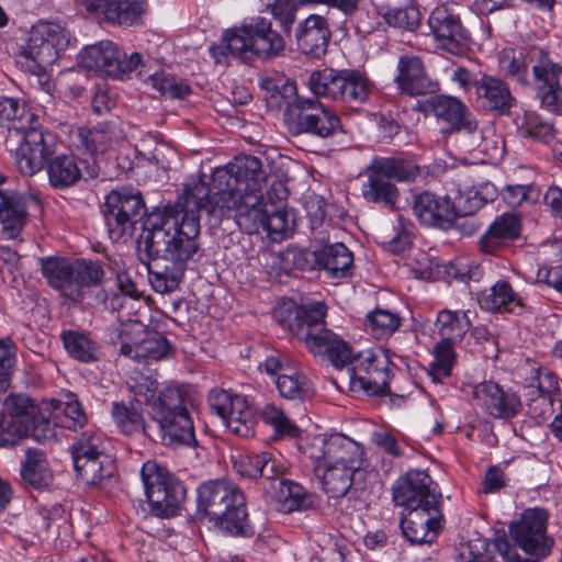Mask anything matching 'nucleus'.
Wrapping results in <instances>:
<instances>
[{
    "label": "nucleus",
    "mask_w": 562,
    "mask_h": 562,
    "mask_svg": "<svg viewBox=\"0 0 562 562\" xmlns=\"http://www.w3.org/2000/svg\"><path fill=\"white\" fill-rule=\"evenodd\" d=\"M267 182L259 158L236 157L213 171L211 184L201 179L193 181L175 204L151 213L143 224L138 245L150 259L147 270L153 290L160 294L176 291L186 269L201 257V210L220 220L232 217L247 233L259 227L270 235L291 233L294 215L281 206L269 207L263 201Z\"/></svg>",
    "instance_id": "f257e3e1"
},
{
    "label": "nucleus",
    "mask_w": 562,
    "mask_h": 562,
    "mask_svg": "<svg viewBox=\"0 0 562 562\" xmlns=\"http://www.w3.org/2000/svg\"><path fill=\"white\" fill-rule=\"evenodd\" d=\"M112 417L115 425L125 435L143 434L154 441L166 446H194L196 439L192 417L187 407V398L181 389L168 386L150 403V422L144 418L133 402L112 404Z\"/></svg>",
    "instance_id": "f03ea898"
},
{
    "label": "nucleus",
    "mask_w": 562,
    "mask_h": 562,
    "mask_svg": "<svg viewBox=\"0 0 562 562\" xmlns=\"http://www.w3.org/2000/svg\"><path fill=\"white\" fill-rule=\"evenodd\" d=\"M325 315L326 306L322 302L296 305L289 300L273 310V318L304 341L310 352L341 369L350 362L353 351L338 335L324 327Z\"/></svg>",
    "instance_id": "7ed1b4c3"
},
{
    "label": "nucleus",
    "mask_w": 562,
    "mask_h": 562,
    "mask_svg": "<svg viewBox=\"0 0 562 562\" xmlns=\"http://www.w3.org/2000/svg\"><path fill=\"white\" fill-rule=\"evenodd\" d=\"M325 315L326 306L322 302L296 305L289 300L273 310V318L304 341L310 352L341 369L350 362L353 351L338 335L324 327Z\"/></svg>",
    "instance_id": "20e7f679"
},
{
    "label": "nucleus",
    "mask_w": 562,
    "mask_h": 562,
    "mask_svg": "<svg viewBox=\"0 0 562 562\" xmlns=\"http://www.w3.org/2000/svg\"><path fill=\"white\" fill-rule=\"evenodd\" d=\"M363 454L358 442L342 435L318 436L313 440L310 458L326 494L330 497L346 495L355 473L363 465Z\"/></svg>",
    "instance_id": "39448f33"
},
{
    "label": "nucleus",
    "mask_w": 562,
    "mask_h": 562,
    "mask_svg": "<svg viewBox=\"0 0 562 562\" xmlns=\"http://www.w3.org/2000/svg\"><path fill=\"white\" fill-rule=\"evenodd\" d=\"M36 123L37 117L30 111L26 102L10 97L0 98V125L9 133L14 132L22 136L14 159L24 176L41 171L47 157L56 150L55 135L35 127Z\"/></svg>",
    "instance_id": "423d86ee"
},
{
    "label": "nucleus",
    "mask_w": 562,
    "mask_h": 562,
    "mask_svg": "<svg viewBox=\"0 0 562 562\" xmlns=\"http://www.w3.org/2000/svg\"><path fill=\"white\" fill-rule=\"evenodd\" d=\"M196 515L232 536L252 533L241 490L232 481L209 480L198 487Z\"/></svg>",
    "instance_id": "0eeeda50"
},
{
    "label": "nucleus",
    "mask_w": 562,
    "mask_h": 562,
    "mask_svg": "<svg viewBox=\"0 0 562 562\" xmlns=\"http://www.w3.org/2000/svg\"><path fill=\"white\" fill-rule=\"evenodd\" d=\"M41 261L42 272L48 284L74 302L81 301L85 295L83 290L95 286L104 274L98 261L53 257Z\"/></svg>",
    "instance_id": "6e6552de"
},
{
    "label": "nucleus",
    "mask_w": 562,
    "mask_h": 562,
    "mask_svg": "<svg viewBox=\"0 0 562 562\" xmlns=\"http://www.w3.org/2000/svg\"><path fill=\"white\" fill-rule=\"evenodd\" d=\"M348 367L349 390L368 395H386L393 376V364L385 350L352 353Z\"/></svg>",
    "instance_id": "1a4fd4ad"
},
{
    "label": "nucleus",
    "mask_w": 562,
    "mask_h": 562,
    "mask_svg": "<svg viewBox=\"0 0 562 562\" xmlns=\"http://www.w3.org/2000/svg\"><path fill=\"white\" fill-rule=\"evenodd\" d=\"M307 86L316 97L346 103L364 102L371 89L369 79L360 71L331 68L313 71L308 77Z\"/></svg>",
    "instance_id": "9d476101"
},
{
    "label": "nucleus",
    "mask_w": 562,
    "mask_h": 562,
    "mask_svg": "<svg viewBox=\"0 0 562 562\" xmlns=\"http://www.w3.org/2000/svg\"><path fill=\"white\" fill-rule=\"evenodd\" d=\"M151 513L158 517L175 516L186 499V488L166 468L147 461L140 471Z\"/></svg>",
    "instance_id": "9b49d317"
},
{
    "label": "nucleus",
    "mask_w": 562,
    "mask_h": 562,
    "mask_svg": "<svg viewBox=\"0 0 562 562\" xmlns=\"http://www.w3.org/2000/svg\"><path fill=\"white\" fill-rule=\"evenodd\" d=\"M103 214L110 238L114 243H125L143 218L145 204L138 191L121 188L106 195Z\"/></svg>",
    "instance_id": "f8f14e48"
},
{
    "label": "nucleus",
    "mask_w": 562,
    "mask_h": 562,
    "mask_svg": "<svg viewBox=\"0 0 562 562\" xmlns=\"http://www.w3.org/2000/svg\"><path fill=\"white\" fill-rule=\"evenodd\" d=\"M292 134L308 133L327 138L341 128L340 119L317 99L296 97L284 111Z\"/></svg>",
    "instance_id": "ddd939ff"
},
{
    "label": "nucleus",
    "mask_w": 562,
    "mask_h": 562,
    "mask_svg": "<svg viewBox=\"0 0 562 562\" xmlns=\"http://www.w3.org/2000/svg\"><path fill=\"white\" fill-rule=\"evenodd\" d=\"M71 454L75 471L87 485H97L113 475L114 460L105 452L103 436L85 431L72 445Z\"/></svg>",
    "instance_id": "4468645a"
},
{
    "label": "nucleus",
    "mask_w": 562,
    "mask_h": 562,
    "mask_svg": "<svg viewBox=\"0 0 562 562\" xmlns=\"http://www.w3.org/2000/svg\"><path fill=\"white\" fill-rule=\"evenodd\" d=\"M79 64L87 70H92L102 76L121 78L137 69L142 58L138 53L130 57L111 41H101L86 46L79 54Z\"/></svg>",
    "instance_id": "2eb2a0df"
},
{
    "label": "nucleus",
    "mask_w": 562,
    "mask_h": 562,
    "mask_svg": "<svg viewBox=\"0 0 562 562\" xmlns=\"http://www.w3.org/2000/svg\"><path fill=\"white\" fill-rule=\"evenodd\" d=\"M69 42V33L60 24L41 21L32 26L23 55L44 70L56 63Z\"/></svg>",
    "instance_id": "dca6fc26"
},
{
    "label": "nucleus",
    "mask_w": 562,
    "mask_h": 562,
    "mask_svg": "<svg viewBox=\"0 0 562 562\" xmlns=\"http://www.w3.org/2000/svg\"><path fill=\"white\" fill-rule=\"evenodd\" d=\"M547 521L548 513L544 509L528 508L509 526L510 536L527 554L544 558L552 547V541L547 535Z\"/></svg>",
    "instance_id": "f3484780"
},
{
    "label": "nucleus",
    "mask_w": 562,
    "mask_h": 562,
    "mask_svg": "<svg viewBox=\"0 0 562 562\" xmlns=\"http://www.w3.org/2000/svg\"><path fill=\"white\" fill-rule=\"evenodd\" d=\"M209 404L229 431L240 437L252 435L256 422L245 396L215 387L209 393Z\"/></svg>",
    "instance_id": "a211bd4d"
},
{
    "label": "nucleus",
    "mask_w": 562,
    "mask_h": 562,
    "mask_svg": "<svg viewBox=\"0 0 562 562\" xmlns=\"http://www.w3.org/2000/svg\"><path fill=\"white\" fill-rule=\"evenodd\" d=\"M428 25L438 48L452 55H461L467 50L470 34L453 5H437L428 18Z\"/></svg>",
    "instance_id": "6ab92c4d"
},
{
    "label": "nucleus",
    "mask_w": 562,
    "mask_h": 562,
    "mask_svg": "<svg viewBox=\"0 0 562 562\" xmlns=\"http://www.w3.org/2000/svg\"><path fill=\"white\" fill-rule=\"evenodd\" d=\"M393 499L405 509L441 505V493L427 472L411 470L393 486Z\"/></svg>",
    "instance_id": "aec40b11"
},
{
    "label": "nucleus",
    "mask_w": 562,
    "mask_h": 562,
    "mask_svg": "<svg viewBox=\"0 0 562 562\" xmlns=\"http://www.w3.org/2000/svg\"><path fill=\"white\" fill-rule=\"evenodd\" d=\"M3 414L12 426L21 430V437L33 435L37 440L55 436L50 422L40 414L37 405L25 395H10L4 402Z\"/></svg>",
    "instance_id": "412c9836"
},
{
    "label": "nucleus",
    "mask_w": 562,
    "mask_h": 562,
    "mask_svg": "<svg viewBox=\"0 0 562 562\" xmlns=\"http://www.w3.org/2000/svg\"><path fill=\"white\" fill-rule=\"evenodd\" d=\"M111 270L115 276L114 279L102 277L97 284L100 285V290L95 292L93 302L106 311L116 312L138 297V293L134 281L117 261L113 262Z\"/></svg>",
    "instance_id": "4be33fe9"
},
{
    "label": "nucleus",
    "mask_w": 562,
    "mask_h": 562,
    "mask_svg": "<svg viewBox=\"0 0 562 562\" xmlns=\"http://www.w3.org/2000/svg\"><path fill=\"white\" fill-rule=\"evenodd\" d=\"M536 95L541 106L553 113L562 112V66L540 59L532 66Z\"/></svg>",
    "instance_id": "5701e85b"
},
{
    "label": "nucleus",
    "mask_w": 562,
    "mask_h": 562,
    "mask_svg": "<svg viewBox=\"0 0 562 562\" xmlns=\"http://www.w3.org/2000/svg\"><path fill=\"white\" fill-rule=\"evenodd\" d=\"M441 505L405 509L401 528L411 543H432L441 528Z\"/></svg>",
    "instance_id": "b1692460"
},
{
    "label": "nucleus",
    "mask_w": 562,
    "mask_h": 562,
    "mask_svg": "<svg viewBox=\"0 0 562 562\" xmlns=\"http://www.w3.org/2000/svg\"><path fill=\"white\" fill-rule=\"evenodd\" d=\"M472 397L494 418L509 419L521 409L519 397L514 392L504 391L493 381H484L474 385Z\"/></svg>",
    "instance_id": "393cba45"
},
{
    "label": "nucleus",
    "mask_w": 562,
    "mask_h": 562,
    "mask_svg": "<svg viewBox=\"0 0 562 562\" xmlns=\"http://www.w3.org/2000/svg\"><path fill=\"white\" fill-rule=\"evenodd\" d=\"M413 211L419 222L429 227L448 228L458 217L451 193L440 196L425 191L415 196Z\"/></svg>",
    "instance_id": "a878e982"
},
{
    "label": "nucleus",
    "mask_w": 562,
    "mask_h": 562,
    "mask_svg": "<svg viewBox=\"0 0 562 562\" xmlns=\"http://www.w3.org/2000/svg\"><path fill=\"white\" fill-rule=\"evenodd\" d=\"M394 82L401 93L411 97L435 93L439 90V83L427 75L422 59L412 55L400 57Z\"/></svg>",
    "instance_id": "bb28decb"
},
{
    "label": "nucleus",
    "mask_w": 562,
    "mask_h": 562,
    "mask_svg": "<svg viewBox=\"0 0 562 562\" xmlns=\"http://www.w3.org/2000/svg\"><path fill=\"white\" fill-rule=\"evenodd\" d=\"M473 87L477 101L486 111L507 115L517 104L508 83L498 77L483 75L473 82Z\"/></svg>",
    "instance_id": "cd10ccee"
},
{
    "label": "nucleus",
    "mask_w": 562,
    "mask_h": 562,
    "mask_svg": "<svg viewBox=\"0 0 562 562\" xmlns=\"http://www.w3.org/2000/svg\"><path fill=\"white\" fill-rule=\"evenodd\" d=\"M4 177L0 175V183ZM33 199L16 191L0 190V223L8 238H15L29 217V203Z\"/></svg>",
    "instance_id": "c85d7f7f"
},
{
    "label": "nucleus",
    "mask_w": 562,
    "mask_h": 562,
    "mask_svg": "<svg viewBox=\"0 0 562 562\" xmlns=\"http://www.w3.org/2000/svg\"><path fill=\"white\" fill-rule=\"evenodd\" d=\"M330 35L327 20L322 15L311 14L297 26V49L304 55L319 58L327 50Z\"/></svg>",
    "instance_id": "c756f323"
},
{
    "label": "nucleus",
    "mask_w": 562,
    "mask_h": 562,
    "mask_svg": "<svg viewBox=\"0 0 562 562\" xmlns=\"http://www.w3.org/2000/svg\"><path fill=\"white\" fill-rule=\"evenodd\" d=\"M82 3L87 11L120 26L137 24L143 14L140 0H82Z\"/></svg>",
    "instance_id": "7c9ffc66"
},
{
    "label": "nucleus",
    "mask_w": 562,
    "mask_h": 562,
    "mask_svg": "<svg viewBox=\"0 0 562 562\" xmlns=\"http://www.w3.org/2000/svg\"><path fill=\"white\" fill-rule=\"evenodd\" d=\"M364 175L367 181L361 188L363 199L370 203L383 204L393 209L400 198V192L373 159L364 169Z\"/></svg>",
    "instance_id": "2f4dec72"
},
{
    "label": "nucleus",
    "mask_w": 562,
    "mask_h": 562,
    "mask_svg": "<svg viewBox=\"0 0 562 562\" xmlns=\"http://www.w3.org/2000/svg\"><path fill=\"white\" fill-rule=\"evenodd\" d=\"M270 502L276 510L289 514L313 507V499L304 487L291 480L271 482Z\"/></svg>",
    "instance_id": "473e14b6"
},
{
    "label": "nucleus",
    "mask_w": 562,
    "mask_h": 562,
    "mask_svg": "<svg viewBox=\"0 0 562 562\" xmlns=\"http://www.w3.org/2000/svg\"><path fill=\"white\" fill-rule=\"evenodd\" d=\"M456 142L469 153L492 155L497 151L496 142L490 138V130L479 127L475 116L470 113L452 131Z\"/></svg>",
    "instance_id": "72a5a7b5"
},
{
    "label": "nucleus",
    "mask_w": 562,
    "mask_h": 562,
    "mask_svg": "<svg viewBox=\"0 0 562 562\" xmlns=\"http://www.w3.org/2000/svg\"><path fill=\"white\" fill-rule=\"evenodd\" d=\"M211 54L218 64L225 63L228 56L250 60L254 57L250 24L227 30L221 42L211 47Z\"/></svg>",
    "instance_id": "f704fd0d"
},
{
    "label": "nucleus",
    "mask_w": 562,
    "mask_h": 562,
    "mask_svg": "<svg viewBox=\"0 0 562 562\" xmlns=\"http://www.w3.org/2000/svg\"><path fill=\"white\" fill-rule=\"evenodd\" d=\"M425 115H434L450 127V132L471 112L459 99L450 95L437 94L419 101L415 108Z\"/></svg>",
    "instance_id": "c9c22d12"
},
{
    "label": "nucleus",
    "mask_w": 562,
    "mask_h": 562,
    "mask_svg": "<svg viewBox=\"0 0 562 562\" xmlns=\"http://www.w3.org/2000/svg\"><path fill=\"white\" fill-rule=\"evenodd\" d=\"M520 218L517 214L506 213L497 217L480 238V248L485 254H495L508 241L519 237Z\"/></svg>",
    "instance_id": "e433bc0d"
},
{
    "label": "nucleus",
    "mask_w": 562,
    "mask_h": 562,
    "mask_svg": "<svg viewBox=\"0 0 562 562\" xmlns=\"http://www.w3.org/2000/svg\"><path fill=\"white\" fill-rule=\"evenodd\" d=\"M450 192L458 216L470 215L481 209L485 203L494 201L497 196L496 187L488 181L471 187L459 184Z\"/></svg>",
    "instance_id": "4c0bfd02"
},
{
    "label": "nucleus",
    "mask_w": 562,
    "mask_h": 562,
    "mask_svg": "<svg viewBox=\"0 0 562 562\" xmlns=\"http://www.w3.org/2000/svg\"><path fill=\"white\" fill-rule=\"evenodd\" d=\"M313 260L329 277L345 278L350 274L353 257L342 243H335L314 250Z\"/></svg>",
    "instance_id": "58836bf2"
},
{
    "label": "nucleus",
    "mask_w": 562,
    "mask_h": 562,
    "mask_svg": "<svg viewBox=\"0 0 562 562\" xmlns=\"http://www.w3.org/2000/svg\"><path fill=\"white\" fill-rule=\"evenodd\" d=\"M170 346L165 336L158 331H146L145 337L134 344L123 342L121 353L137 362L158 361L169 355Z\"/></svg>",
    "instance_id": "ea45409f"
},
{
    "label": "nucleus",
    "mask_w": 562,
    "mask_h": 562,
    "mask_svg": "<svg viewBox=\"0 0 562 562\" xmlns=\"http://www.w3.org/2000/svg\"><path fill=\"white\" fill-rule=\"evenodd\" d=\"M75 137L76 146L91 156L105 154L117 142L116 130L109 123H101L93 128L78 127Z\"/></svg>",
    "instance_id": "a19ab883"
},
{
    "label": "nucleus",
    "mask_w": 562,
    "mask_h": 562,
    "mask_svg": "<svg viewBox=\"0 0 562 562\" xmlns=\"http://www.w3.org/2000/svg\"><path fill=\"white\" fill-rule=\"evenodd\" d=\"M45 160L48 182L54 189L64 190L75 186L81 178V171L77 160L71 155H58Z\"/></svg>",
    "instance_id": "79ce46f5"
},
{
    "label": "nucleus",
    "mask_w": 562,
    "mask_h": 562,
    "mask_svg": "<svg viewBox=\"0 0 562 562\" xmlns=\"http://www.w3.org/2000/svg\"><path fill=\"white\" fill-rule=\"evenodd\" d=\"M254 56L269 58L284 49L282 36L272 30L271 22L263 19L250 23Z\"/></svg>",
    "instance_id": "37998d69"
},
{
    "label": "nucleus",
    "mask_w": 562,
    "mask_h": 562,
    "mask_svg": "<svg viewBox=\"0 0 562 562\" xmlns=\"http://www.w3.org/2000/svg\"><path fill=\"white\" fill-rule=\"evenodd\" d=\"M21 475L27 484L36 490L47 487L53 481V473L48 468L45 454L37 449L26 450Z\"/></svg>",
    "instance_id": "c03bdc74"
},
{
    "label": "nucleus",
    "mask_w": 562,
    "mask_h": 562,
    "mask_svg": "<svg viewBox=\"0 0 562 562\" xmlns=\"http://www.w3.org/2000/svg\"><path fill=\"white\" fill-rule=\"evenodd\" d=\"M276 386L283 398L291 401H304L314 393L307 376L292 367L279 373Z\"/></svg>",
    "instance_id": "a18cd8bd"
},
{
    "label": "nucleus",
    "mask_w": 562,
    "mask_h": 562,
    "mask_svg": "<svg viewBox=\"0 0 562 562\" xmlns=\"http://www.w3.org/2000/svg\"><path fill=\"white\" fill-rule=\"evenodd\" d=\"M477 301L480 306L488 312H504L509 311L512 304L521 305L519 296L505 280H499L481 292Z\"/></svg>",
    "instance_id": "49530a36"
},
{
    "label": "nucleus",
    "mask_w": 562,
    "mask_h": 562,
    "mask_svg": "<svg viewBox=\"0 0 562 562\" xmlns=\"http://www.w3.org/2000/svg\"><path fill=\"white\" fill-rule=\"evenodd\" d=\"M436 325L441 340L459 342L471 326L469 312L440 311Z\"/></svg>",
    "instance_id": "de8ad7c7"
},
{
    "label": "nucleus",
    "mask_w": 562,
    "mask_h": 562,
    "mask_svg": "<svg viewBox=\"0 0 562 562\" xmlns=\"http://www.w3.org/2000/svg\"><path fill=\"white\" fill-rule=\"evenodd\" d=\"M373 160L391 181L413 182L422 175L420 167L406 159L375 157Z\"/></svg>",
    "instance_id": "09e8293b"
},
{
    "label": "nucleus",
    "mask_w": 562,
    "mask_h": 562,
    "mask_svg": "<svg viewBox=\"0 0 562 562\" xmlns=\"http://www.w3.org/2000/svg\"><path fill=\"white\" fill-rule=\"evenodd\" d=\"M67 352L79 361L91 362L98 360V345L85 334L69 330L61 334Z\"/></svg>",
    "instance_id": "8fccbe9b"
},
{
    "label": "nucleus",
    "mask_w": 562,
    "mask_h": 562,
    "mask_svg": "<svg viewBox=\"0 0 562 562\" xmlns=\"http://www.w3.org/2000/svg\"><path fill=\"white\" fill-rule=\"evenodd\" d=\"M260 418L265 424L274 429L276 435L296 438L300 435V428L289 418L282 407L274 403H267L259 411Z\"/></svg>",
    "instance_id": "3c124183"
},
{
    "label": "nucleus",
    "mask_w": 562,
    "mask_h": 562,
    "mask_svg": "<svg viewBox=\"0 0 562 562\" xmlns=\"http://www.w3.org/2000/svg\"><path fill=\"white\" fill-rule=\"evenodd\" d=\"M402 324L398 314L384 308H375L367 315L366 326L378 338H387L395 333Z\"/></svg>",
    "instance_id": "603ef678"
},
{
    "label": "nucleus",
    "mask_w": 562,
    "mask_h": 562,
    "mask_svg": "<svg viewBox=\"0 0 562 562\" xmlns=\"http://www.w3.org/2000/svg\"><path fill=\"white\" fill-rule=\"evenodd\" d=\"M458 341L440 340L435 346V360L430 364L429 375L435 383L440 382L451 373L452 366L456 361L454 344Z\"/></svg>",
    "instance_id": "864d4df0"
},
{
    "label": "nucleus",
    "mask_w": 562,
    "mask_h": 562,
    "mask_svg": "<svg viewBox=\"0 0 562 562\" xmlns=\"http://www.w3.org/2000/svg\"><path fill=\"white\" fill-rule=\"evenodd\" d=\"M498 67L508 78L516 80L521 86H527L528 66L522 54H517L512 48H505L499 53Z\"/></svg>",
    "instance_id": "5fc2aeb1"
},
{
    "label": "nucleus",
    "mask_w": 562,
    "mask_h": 562,
    "mask_svg": "<svg viewBox=\"0 0 562 562\" xmlns=\"http://www.w3.org/2000/svg\"><path fill=\"white\" fill-rule=\"evenodd\" d=\"M149 81L162 95L181 99L190 93V87L184 81L177 80L166 72L150 75Z\"/></svg>",
    "instance_id": "6e6d98bb"
},
{
    "label": "nucleus",
    "mask_w": 562,
    "mask_h": 562,
    "mask_svg": "<svg viewBox=\"0 0 562 562\" xmlns=\"http://www.w3.org/2000/svg\"><path fill=\"white\" fill-rule=\"evenodd\" d=\"M559 400L562 398L548 394H537L535 397L529 398L528 413L538 423H543L558 413Z\"/></svg>",
    "instance_id": "4d7b16f0"
},
{
    "label": "nucleus",
    "mask_w": 562,
    "mask_h": 562,
    "mask_svg": "<svg viewBox=\"0 0 562 562\" xmlns=\"http://www.w3.org/2000/svg\"><path fill=\"white\" fill-rule=\"evenodd\" d=\"M128 386L131 391L138 395L145 397L147 405L150 407V403L158 398L156 395L158 390V382L149 375H146L140 372L134 373L128 380Z\"/></svg>",
    "instance_id": "13d9d810"
},
{
    "label": "nucleus",
    "mask_w": 562,
    "mask_h": 562,
    "mask_svg": "<svg viewBox=\"0 0 562 562\" xmlns=\"http://www.w3.org/2000/svg\"><path fill=\"white\" fill-rule=\"evenodd\" d=\"M261 460H263L265 463H260L261 474L259 477H265L276 483L280 479H283L282 476L286 471V465L284 464L281 456H276L272 452L265 451L261 452Z\"/></svg>",
    "instance_id": "bf43d9fd"
},
{
    "label": "nucleus",
    "mask_w": 562,
    "mask_h": 562,
    "mask_svg": "<svg viewBox=\"0 0 562 562\" xmlns=\"http://www.w3.org/2000/svg\"><path fill=\"white\" fill-rule=\"evenodd\" d=\"M268 8L284 31H289L295 21L296 5L293 0H270Z\"/></svg>",
    "instance_id": "052dcab7"
},
{
    "label": "nucleus",
    "mask_w": 562,
    "mask_h": 562,
    "mask_svg": "<svg viewBox=\"0 0 562 562\" xmlns=\"http://www.w3.org/2000/svg\"><path fill=\"white\" fill-rule=\"evenodd\" d=\"M520 128L525 135L543 140H547L552 132V127L542 122L539 116L532 112L525 113Z\"/></svg>",
    "instance_id": "680f3d73"
},
{
    "label": "nucleus",
    "mask_w": 562,
    "mask_h": 562,
    "mask_svg": "<svg viewBox=\"0 0 562 562\" xmlns=\"http://www.w3.org/2000/svg\"><path fill=\"white\" fill-rule=\"evenodd\" d=\"M261 462L265 463V461L261 460V453L239 454L233 460L234 469L238 472V474L249 479L259 477V475L261 474Z\"/></svg>",
    "instance_id": "e2e57ef3"
},
{
    "label": "nucleus",
    "mask_w": 562,
    "mask_h": 562,
    "mask_svg": "<svg viewBox=\"0 0 562 562\" xmlns=\"http://www.w3.org/2000/svg\"><path fill=\"white\" fill-rule=\"evenodd\" d=\"M387 21L394 26L413 31L418 26L419 13L413 7L396 9L387 15Z\"/></svg>",
    "instance_id": "0e129e2a"
},
{
    "label": "nucleus",
    "mask_w": 562,
    "mask_h": 562,
    "mask_svg": "<svg viewBox=\"0 0 562 562\" xmlns=\"http://www.w3.org/2000/svg\"><path fill=\"white\" fill-rule=\"evenodd\" d=\"M14 364L15 356L12 347L0 340V390L8 386Z\"/></svg>",
    "instance_id": "69168bd1"
},
{
    "label": "nucleus",
    "mask_w": 562,
    "mask_h": 562,
    "mask_svg": "<svg viewBox=\"0 0 562 562\" xmlns=\"http://www.w3.org/2000/svg\"><path fill=\"white\" fill-rule=\"evenodd\" d=\"M537 375L535 381L537 382L536 387L538 394H548L553 397H559V383L557 375L550 370L537 368Z\"/></svg>",
    "instance_id": "338daca9"
},
{
    "label": "nucleus",
    "mask_w": 562,
    "mask_h": 562,
    "mask_svg": "<svg viewBox=\"0 0 562 562\" xmlns=\"http://www.w3.org/2000/svg\"><path fill=\"white\" fill-rule=\"evenodd\" d=\"M64 419L61 425L65 428L76 429L86 424V415L78 402H67L63 408Z\"/></svg>",
    "instance_id": "774afa93"
}]
</instances>
